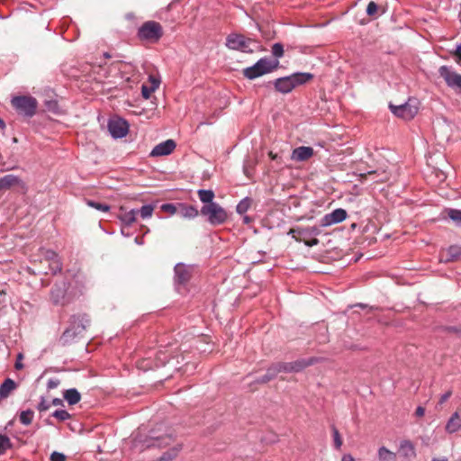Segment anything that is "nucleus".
Wrapping results in <instances>:
<instances>
[{
	"label": "nucleus",
	"instance_id": "44",
	"mask_svg": "<svg viewBox=\"0 0 461 461\" xmlns=\"http://www.w3.org/2000/svg\"><path fill=\"white\" fill-rule=\"evenodd\" d=\"M50 407V404L48 402V401L44 398H41V402H39L37 409L39 411H45L49 410Z\"/></svg>",
	"mask_w": 461,
	"mask_h": 461
},
{
	"label": "nucleus",
	"instance_id": "20",
	"mask_svg": "<svg viewBox=\"0 0 461 461\" xmlns=\"http://www.w3.org/2000/svg\"><path fill=\"white\" fill-rule=\"evenodd\" d=\"M177 214L185 219H194L199 212L196 207L184 203H177Z\"/></svg>",
	"mask_w": 461,
	"mask_h": 461
},
{
	"label": "nucleus",
	"instance_id": "21",
	"mask_svg": "<svg viewBox=\"0 0 461 461\" xmlns=\"http://www.w3.org/2000/svg\"><path fill=\"white\" fill-rule=\"evenodd\" d=\"M137 215L144 218V205L139 210H131L129 212H123L120 214V219L123 225L131 226L136 221Z\"/></svg>",
	"mask_w": 461,
	"mask_h": 461
},
{
	"label": "nucleus",
	"instance_id": "56",
	"mask_svg": "<svg viewBox=\"0 0 461 461\" xmlns=\"http://www.w3.org/2000/svg\"><path fill=\"white\" fill-rule=\"evenodd\" d=\"M243 222H244L245 224H249V223H250V222H251V218H250L249 216H248V215H244V216H243Z\"/></svg>",
	"mask_w": 461,
	"mask_h": 461
},
{
	"label": "nucleus",
	"instance_id": "57",
	"mask_svg": "<svg viewBox=\"0 0 461 461\" xmlns=\"http://www.w3.org/2000/svg\"><path fill=\"white\" fill-rule=\"evenodd\" d=\"M134 241L139 244V245H141L142 244V236H137L134 240Z\"/></svg>",
	"mask_w": 461,
	"mask_h": 461
},
{
	"label": "nucleus",
	"instance_id": "3",
	"mask_svg": "<svg viewBox=\"0 0 461 461\" xmlns=\"http://www.w3.org/2000/svg\"><path fill=\"white\" fill-rule=\"evenodd\" d=\"M313 75L306 72L294 73L288 77L277 78L274 85L276 91L282 94L290 93L296 86L306 84L312 79Z\"/></svg>",
	"mask_w": 461,
	"mask_h": 461
},
{
	"label": "nucleus",
	"instance_id": "36",
	"mask_svg": "<svg viewBox=\"0 0 461 461\" xmlns=\"http://www.w3.org/2000/svg\"><path fill=\"white\" fill-rule=\"evenodd\" d=\"M139 435H140L139 431L132 435V444H133L132 447L136 451L141 453L144 450V444H143L141 438H139Z\"/></svg>",
	"mask_w": 461,
	"mask_h": 461
},
{
	"label": "nucleus",
	"instance_id": "28",
	"mask_svg": "<svg viewBox=\"0 0 461 461\" xmlns=\"http://www.w3.org/2000/svg\"><path fill=\"white\" fill-rule=\"evenodd\" d=\"M197 194L200 201L204 204L215 203L213 202L215 194L212 190L200 189L197 191Z\"/></svg>",
	"mask_w": 461,
	"mask_h": 461
},
{
	"label": "nucleus",
	"instance_id": "24",
	"mask_svg": "<svg viewBox=\"0 0 461 461\" xmlns=\"http://www.w3.org/2000/svg\"><path fill=\"white\" fill-rule=\"evenodd\" d=\"M16 387L17 384L13 379L6 378L0 385V399L7 398Z\"/></svg>",
	"mask_w": 461,
	"mask_h": 461
},
{
	"label": "nucleus",
	"instance_id": "60",
	"mask_svg": "<svg viewBox=\"0 0 461 461\" xmlns=\"http://www.w3.org/2000/svg\"><path fill=\"white\" fill-rule=\"evenodd\" d=\"M375 172L370 171L366 175H362V176L363 177H366L367 176H372V175H375Z\"/></svg>",
	"mask_w": 461,
	"mask_h": 461
},
{
	"label": "nucleus",
	"instance_id": "18",
	"mask_svg": "<svg viewBox=\"0 0 461 461\" xmlns=\"http://www.w3.org/2000/svg\"><path fill=\"white\" fill-rule=\"evenodd\" d=\"M90 324V319L86 314L73 315L70 319L71 328L81 335Z\"/></svg>",
	"mask_w": 461,
	"mask_h": 461
},
{
	"label": "nucleus",
	"instance_id": "14",
	"mask_svg": "<svg viewBox=\"0 0 461 461\" xmlns=\"http://www.w3.org/2000/svg\"><path fill=\"white\" fill-rule=\"evenodd\" d=\"M321 232V228L319 226H310L305 228H297V229H291L288 232L289 235H292V237L296 241H302L303 239L297 237L296 235L303 238L308 237H316L320 235Z\"/></svg>",
	"mask_w": 461,
	"mask_h": 461
},
{
	"label": "nucleus",
	"instance_id": "31",
	"mask_svg": "<svg viewBox=\"0 0 461 461\" xmlns=\"http://www.w3.org/2000/svg\"><path fill=\"white\" fill-rule=\"evenodd\" d=\"M447 260L455 261L461 259V246L453 245L447 249Z\"/></svg>",
	"mask_w": 461,
	"mask_h": 461
},
{
	"label": "nucleus",
	"instance_id": "51",
	"mask_svg": "<svg viewBox=\"0 0 461 461\" xmlns=\"http://www.w3.org/2000/svg\"><path fill=\"white\" fill-rule=\"evenodd\" d=\"M59 382L58 380H49L48 382V388L49 389H53V388H56L58 385H59Z\"/></svg>",
	"mask_w": 461,
	"mask_h": 461
},
{
	"label": "nucleus",
	"instance_id": "55",
	"mask_svg": "<svg viewBox=\"0 0 461 461\" xmlns=\"http://www.w3.org/2000/svg\"><path fill=\"white\" fill-rule=\"evenodd\" d=\"M268 156H269V158H270L272 160H276V159H277V158H278V155H277V154H276V153H273L272 151H270V152L268 153Z\"/></svg>",
	"mask_w": 461,
	"mask_h": 461
},
{
	"label": "nucleus",
	"instance_id": "13",
	"mask_svg": "<svg viewBox=\"0 0 461 461\" xmlns=\"http://www.w3.org/2000/svg\"><path fill=\"white\" fill-rule=\"evenodd\" d=\"M41 260H44L49 263L50 272L52 274H57L61 271L62 264L59 260V258L56 252L50 249H41L40 250Z\"/></svg>",
	"mask_w": 461,
	"mask_h": 461
},
{
	"label": "nucleus",
	"instance_id": "41",
	"mask_svg": "<svg viewBox=\"0 0 461 461\" xmlns=\"http://www.w3.org/2000/svg\"><path fill=\"white\" fill-rule=\"evenodd\" d=\"M52 416L60 421L67 420L70 418V414L65 410H57L52 413Z\"/></svg>",
	"mask_w": 461,
	"mask_h": 461
},
{
	"label": "nucleus",
	"instance_id": "38",
	"mask_svg": "<svg viewBox=\"0 0 461 461\" xmlns=\"http://www.w3.org/2000/svg\"><path fill=\"white\" fill-rule=\"evenodd\" d=\"M86 204L92 208H95V209L104 212H106L110 210V206L108 204L97 203V202H95L92 200H87Z\"/></svg>",
	"mask_w": 461,
	"mask_h": 461
},
{
	"label": "nucleus",
	"instance_id": "5",
	"mask_svg": "<svg viewBox=\"0 0 461 461\" xmlns=\"http://www.w3.org/2000/svg\"><path fill=\"white\" fill-rule=\"evenodd\" d=\"M279 65L277 59L268 58L260 59L253 66L244 69V76L249 79H254L267 73H270L276 69Z\"/></svg>",
	"mask_w": 461,
	"mask_h": 461
},
{
	"label": "nucleus",
	"instance_id": "23",
	"mask_svg": "<svg viewBox=\"0 0 461 461\" xmlns=\"http://www.w3.org/2000/svg\"><path fill=\"white\" fill-rule=\"evenodd\" d=\"M191 276L189 268L184 264H177L175 267L176 282L178 284L186 283Z\"/></svg>",
	"mask_w": 461,
	"mask_h": 461
},
{
	"label": "nucleus",
	"instance_id": "40",
	"mask_svg": "<svg viewBox=\"0 0 461 461\" xmlns=\"http://www.w3.org/2000/svg\"><path fill=\"white\" fill-rule=\"evenodd\" d=\"M162 36V31H146V41L156 42Z\"/></svg>",
	"mask_w": 461,
	"mask_h": 461
},
{
	"label": "nucleus",
	"instance_id": "53",
	"mask_svg": "<svg viewBox=\"0 0 461 461\" xmlns=\"http://www.w3.org/2000/svg\"><path fill=\"white\" fill-rule=\"evenodd\" d=\"M129 227L128 225H123L122 228V234L124 235V236H129L130 235V232H129Z\"/></svg>",
	"mask_w": 461,
	"mask_h": 461
},
{
	"label": "nucleus",
	"instance_id": "9",
	"mask_svg": "<svg viewBox=\"0 0 461 461\" xmlns=\"http://www.w3.org/2000/svg\"><path fill=\"white\" fill-rule=\"evenodd\" d=\"M13 106L26 116H32L37 108V101L32 96H16L12 99Z\"/></svg>",
	"mask_w": 461,
	"mask_h": 461
},
{
	"label": "nucleus",
	"instance_id": "1",
	"mask_svg": "<svg viewBox=\"0 0 461 461\" xmlns=\"http://www.w3.org/2000/svg\"><path fill=\"white\" fill-rule=\"evenodd\" d=\"M146 74H148V80L146 81V118L149 119L154 117L158 112V101L152 93L159 87L161 77L158 71H149L147 66Z\"/></svg>",
	"mask_w": 461,
	"mask_h": 461
},
{
	"label": "nucleus",
	"instance_id": "46",
	"mask_svg": "<svg viewBox=\"0 0 461 461\" xmlns=\"http://www.w3.org/2000/svg\"><path fill=\"white\" fill-rule=\"evenodd\" d=\"M302 241L307 246V247H313L319 244V240L316 238H313L312 240H305L303 239Z\"/></svg>",
	"mask_w": 461,
	"mask_h": 461
},
{
	"label": "nucleus",
	"instance_id": "32",
	"mask_svg": "<svg viewBox=\"0 0 461 461\" xmlns=\"http://www.w3.org/2000/svg\"><path fill=\"white\" fill-rule=\"evenodd\" d=\"M251 203H252L251 199L249 197H245L244 199L240 201V203H238V205L236 207V212L241 215L245 214L248 212V210L249 209V207L251 206Z\"/></svg>",
	"mask_w": 461,
	"mask_h": 461
},
{
	"label": "nucleus",
	"instance_id": "39",
	"mask_svg": "<svg viewBox=\"0 0 461 461\" xmlns=\"http://www.w3.org/2000/svg\"><path fill=\"white\" fill-rule=\"evenodd\" d=\"M378 5L375 2L371 1L367 5L366 12L371 18H376L378 16Z\"/></svg>",
	"mask_w": 461,
	"mask_h": 461
},
{
	"label": "nucleus",
	"instance_id": "45",
	"mask_svg": "<svg viewBox=\"0 0 461 461\" xmlns=\"http://www.w3.org/2000/svg\"><path fill=\"white\" fill-rule=\"evenodd\" d=\"M65 459H66V456L62 453H59V452L54 451L50 455V461H65Z\"/></svg>",
	"mask_w": 461,
	"mask_h": 461
},
{
	"label": "nucleus",
	"instance_id": "10",
	"mask_svg": "<svg viewBox=\"0 0 461 461\" xmlns=\"http://www.w3.org/2000/svg\"><path fill=\"white\" fill-rule=\"evenodd\" d=\"M438 74L449 88L461 93V74L446 65L439 67Z\"/></svg>",
	"mask_w": 461,
	"mask_h": 461
},
{
	"label": "nucleus",
	"instance_id": "2",
	"mask_svg": "<svg viewBox=\"0 0 461 461\" xmlns=\"http://www.w3.org/2000/svg\"><path fill=\"white\" fill-rule=\"evenodd\" d=\"M316 362V359L311 357L309 359H300L292 363H277L271 366L267 374L262 376V378L258 381L262 384L267 383L273 378L276 376V375L282 371L284 372H300L305 367L312 365Z\"/></svg>",
	"mask_w": 461,
	"mask_h": 461
},
{
	"label": "nucleus",
	"instance_id": "17",
	"mask_svg": "<svg viewBox=\"0 0 461 461\" xmlns=\"http://www.w3.org/2000/svg\"><path fill=\"white\" fill-rule=\"evenodd\" d=\"M399 454L403 461H412L416 457V450L410 440H402L399 446Z\"/></svg>",
	"mask_w": 461,
	"mask_h": 461
},
{
	"label": "nucleus",
	"instance_id": "47",
	"mask_svg": "<svg viewBox=\"0 0 461 461\" xmlns=\"http://www.w3.org/2000/svg\"><path fill=\"white\" fill-rule=\"evenodd\" d=\"M452 395V392L451 391H447L445 393H443L440 398H439V402L438 403L439 404H443L444 402H446L449 397Z\"/></svg>",
	"mask_w": 461,
	"mask_h": 461
},
{
	"label": "nucleus",
	"instance_id": "27",
	"mask_svg": "<svg viewBox=\"0 0 461 461\" xmlns=\"http://www.w3.org/2000/svg\"><path fill=\"white\" fill-rule=\"evenodd\" d=\"M63 396L70 405L77 404L81 399L79 392L75 388L66 390Z\"/></svg>",
	"mask_w": 461,
	"mask_h": 461
},
{
	"label": "nucleus",
	"instance_id": "30",
	"mask_svg": "<svg viewBox=\"0 0 461 461\" xmlns=\"http://www.w3.org/2000/svg\"><path fill=\"white\" fill-rule=\"evenodd\" d=\"M78 335L79 333L75 330V328H71L69 325V327L63 332L60 340L63 344H68L72 342Z\"/></svg>",
	"mask_w": 461,
	"mask_h": 461
},
{
	"label": "nucleus",
	"instance_id": "62",
	"mask_svg": "<svg viewBox=\"0 0 461 461\" xmlns=\"http://www.w3.org/2000/svg\"><path fill=\"white\" fill-rule=\"evenodd\" d=\"M140 90L141 95L144 96V84H142V85L140 86Z\"/></svg>",
	"mask_w": 461,
	"mask_h": 461
},
{
	"label": "nucleus",
	"instance_id": "25",
	"mask_svg": "<svg viewBox=\"0 0 461 461\" xmlns=\"http://www.w3.org/2000/svg\"><path fill=\"white\" fill-rule=\"evenodd\" d=\"M20 178L14 175H6L0 178V190H9L11 187L19 185Z\"/></svg>",
	"mask_w": 461,
	"mask_h": 461
},
{
	"label": "nucleus",
	"instance_id": "64",
	"mask_svg": "<svg viewBox=\"0 0 461 461\" xmlns=\"http://www.w3.org/2000/svg\"><path fill=\"white\" fill-rule=\"evenodd\" d=\"M104 56L106 59H109V58L111 57V56H110V54H109V53H107V52L104 53Z\"/></svg>",
	"mask_w": 461,
	"mask_h": 461
},
{
	"label": "nucleus",
	"instance_id": "49",
	"mask_svg": "<svg viewBox=\"0 0 461 461\" xmlns=\"http://www.w3.org/2000/svg\"><path fill=\"white\" fill-rule=\"evenodd\" d=\"M154 211V206L151 204H146V218H149L152 215Z\"/></svg>",
	"mask_w": 461,
	"mask_h": 461
},
{
	"label": "nucleus",
	"instance_id": "48",
	"mask_svg": "<svg viewBox=\"0 0 461 461\" xmlns=\"http://www.w3.org/2000/svg\"><path fill=\"white\" fill-rule=\"evenodd\" d=\"M146 29H161V27L159 23L153 21H149L146 22Z\"/></svg>",
	"mask_w": 461,
	"mask_h": 461
},
{
	"label": "nucleus",
	"instance_id": "6",
	"mask_svg": "<svg viewBox=\"0 0 461 461\" xmlns=\"http://www.w3.org/2000/svg\"><path fill=\"white\" fill-rule=\"evenodd\" d=\"M201 214L213 226L223 224L228 219L226 210L217 203L204 204L201 209Z\"/></svg>",
	"mask_w": 461,
	"mask_h": 461
},
{
	"label": "nucleus",
	"instance_id": "35",
	"mask_svg": "<svg viewBox=\"0 0 461 461\" xmlns=\"http://www.w3.org/2000/svg\"><path fill=\"white\" fill-rule=\"evenodd\" d=\"M11 447L12 443L10 438L5 435L0 434V456L4 455Z\"/></svg>",
	"mask_w": 461,
	"mask_h": 461
},
{
	"label": "nucleus",
	"instance_id": "16",
	"mask_svg": "<svg viewBox=\"0 0 461 461\" xmlns=\"http://www.w3.org/2000/svg\"><path fill=\"white\" fill-rule=\"evenodd\" d=\"M347 212L344 209L339 208L332 211L330 213L326 214L321 219V226L326 227L332 224L339 223L347 218Z\"/></svg>",
	"mask_w": 461,
	"mask_h": 461
},
{
	"label": "nucleus",
	"instance_id": "42",
	"mask_svg": "<svg viewBox=\"0 0 461 461\" xmlns=\"http://www.w3.org/2000/svg\"><path fill=\"white\" fill-rule=\"evenodd\" d=\"M272 54L276 58H281L284 54V47L281 43H275L272 46Z\"/></svg>",
	"mask_w": 461,
	"mask_h": 461
},
{
	"label": "nucleus",
	"instance_id": "54",
	"mask_svg": "<svg viewBox=\"0 0 461 461\" xmlns=\"http://www.w3.org/2000/svg\"><path fill=\"white\" fill-rule=\"evenodd\" d=\"M52 404L55 406H59L62 404V400L59 398H55L52 400Z\"/></svg>",
	"mask_w": 461,
	"mask_h": 461
},
{
	"label": "nucleus",
	"instance_id": "11",
	"mask_svg": "<svg viewBox=\"0 0 461 461\" xmlns=\"http://www.w3.org/2000/svg\"><path fill=\"white\" fill-rule=\"evenodd\" d=\"M129 126L127 122L122 118H111L108 122V131L115 139L124 137L127 134Z\"/></svg>",
	"mask_w": 461,
	"mask_h": 461
},
{
	"label": "nucleus",
	"instance_id": "8",
	"mask_svg": "<svg viewBox=\"0 0 461 461\" xmlns=\"http://www.w3.org/2000/svg\"><path fill=\"white\" fill-rule=\"evenodd\" d=\"M391 112L397 117L409 121L417 114L419 107L416 100L409 99L405 104L401 105H389Z\"/></svg>",
	"mask_w": 461,
	"mask_h": 461
},
{
	"label": "nucleus",
	"instance_id": "58",
	"mask_svg": "<svg viewBox=\"0 0 461 461\" xmlns=\"http://www.w3.org/2000/svg\"><path fill=\"white\" fill-rule=\"evenodd\" d=\"M5 128V122H4V120H2L0 118V129L4 130Z\"/></svg>",
	"mask_w": 461,
	"mask_h": 461
},
{
	"label": "nucleus",
	"instance_id": "63",
	"mask_svg": "<svg viewBox=\"0 0 461 461\" xmlns=\"http://www.w3.org/2000/svg\"><path fill=\"white\" fill-rule=\"evenodd\" d=\"M432 461H447V458H433Z\"/></svg>",
	"mask_w": 461,
	"mask_h": 461
},
{
	"label": "nucleus",
	"instance_id": "26",
	"mask_svg": "<svg viewBox=\"0 0 461 461\" xmlns=\"http://www.w3.org/2000/svg\"><path fill=\"white\" fill-rule=\"evenodd\" d=\"M377 456L379 461H397L396 454L385 447L378 448Z\"/></svg>",
	"mask_w": 461,
	"mask_h": 461
},
{
	"label": "nucleus",
	"instance_id": "7",
	"mask_svg": "<svg viewBox=\"0 0 461 461\" xmlns=\"http://www.w3.org/2000/svg\"><path fill=\"white\" fill-rule=\"evenodd\" d=\"M226 46L234 50L252 52L257 43L240 33H230L226 39Z\"/></svg>",
	"mask_w": 461,
	"mask_h": 461
},
{
	"label": "nucleus",
	"instance_id": "50",
	"mask_svg": "<svg viewBox=\"0 0 461 461\" xmlns=\"http://www.w3.org/2000/svg\"><path fill=\"white\" fill-rule=\"evenodd\" d=\"M425 414V409L422 406H418L415 411L417 417H422Z\"/></svg>",
	"mask_w": 461,
	"mask_h": 461
},
{
	"label": "nucleus",
	"instance_id": "34",
	"mask_svg": "<svg viewBox=\"0 0 461 461\" xmlns=\"http://www.w3.org/2000/svg\"><path fill=\"white\" fill-rule=\"evenodd\" d=\"M331 432L333 437V446L335 449L339 450L343 444V440L339 434V431L335 426H331Z\"/></svg>",
	"mask_w": 461,
	"mask_h": 461
},
{
	"label": "nucleus",
	"instance_id": "43",
	"mask_svg": "<svg viewBox=\"0 0 461 461\" xmlns=\"http://www.w3.org/2000/svg\"><path fill=\"white\" fill-rule=\"evenodd\" d=\"M452 56L455 57L456 64L461 66V42L457 44L456 50L451 52Z\"/></svg>",
	"mask_w": 461,
	"mask_h": 461
},
{
	"label": "nucleus",
	"instance_id": "12",
	"mask_svg": "<svg viewBox=\"0 0 461 461\" xmlns=\"http://www.w3.org/2000/svg\"><path fill=\"white\" fill-rule=\"evenodd\" d=\"M50 300L56 305H67L71 302L67 294L66 284L55 285L50 291Z\"/></svg>",
	"mask_w": 461,
	"mask_h": 461
},
{
	"label": "nucleus",
	"instance_id": "52",
	"mask_svg": "<svg viewBox=\"0 0 461 461\" xmlns=\"http://www.w3.org/2000/svg\"><path fill=\"white\" fill-rule=\"evenodd\" d=\"M341 461H355V458L350 454H345L342 456Z\"/></svg>",
	"mask_w": 461,
	"mask_h": 461
},
{
	"label": "nucleus",
	"instance_id": "59",
	"mask_svg": "<svg viewBox=\"0 0 461 461\" xmlns=\"http://www.w3.org/2000/svg\"><path fill=\"white\" fill-rule=\"evenodd\" d=\"M22 367H23V365L21 363H19V362L15 363V368L16 369H21Z\"/></svg>",
	"mask_w": 461,
	"mask_h": 461
},
{
	"label": "nucleus",
	"instance_id": "4",
	"mask_svg": "<svg viewBox=\"0 0 461 461\" xmlns=\"http://www.w3.org/2000/svg\"><path fill=\"white\" fill-rule=\"evenodd\" d=\"M146 448L152 447H166L174 443V438L167 431L163 424H159L156 429H152L146 435Z\"/></svg>",
	"mask_w": 461,
	"mask_h": 461
},
{
	"label": "nucleus",
	"instance_id": "33",
	"mask_svg": "<svg viewBox=\"0 0 461 461\" xmlns=\"http://www.w3.org/2000/svg\"><path fill=\"white\" fill-rule=\"evenodd\" d=\"M34 412L32 410L23 411L20 413L19 420L23 425H30L33 420Z\"/></svg>",
	"mask_w": 461,
	"mask_h": 461
},
{
	"label": "nucleus",
	"instance_id": "61",
	"mask_svg": "<svg viewBox=\"0 0 461 461\" xmlns=\"http://www.w3.org/2000/svg\"><path fill=\"white\" fill-rule=\"evenodd\" d=\"M139 36H140V39H142L144 37V31L143 30L139 31Z\"/></svg>",
	"mask_w": 461,
	"mask_h": 461
},
{
	"label": "nucleus",
	"instance_id": "37",
	"mask_svg": "<svg viewBox=\"0 0 461 461\" xmlns=\"http://www.w3.org/2000/svg\"><path fill=\"white\" fill-rule=\"evenodd\" d=\"M160 210L168 215L177 214V203H163Z\"/></svg>",
	"mask_w": 461,
	"mask_h": 461
},
{
	"label": "nucleus",
	"instance_id": "19",
	"mask_svg": "<svg viewBox=\"0 0 461 461\" xmlns=\"http://www.w3.org/2000/svg\"><path fill=\"white\" fill-rule=\"evenodd\" d=\"M313 155L314 150L312 147L301 146L293 150L291 159L296 162H303L310 159Z\"/></svg>",
	"mask_w": 461,
	"mask_h": 461
},
{
	"label": "nucleus",
	"instance_id": "15",
	"mask_svg": "<svg viewBox=\"0 0 461 461\" xmlns=\"http://www.w3.org/2000/svg\"><path fill=\"white\" fill-rule=\"evenodd\" d=\"M176 147L175 140H167L154 147L150 151V157H162L171 154Z\"/></svg>",
	"mask_w": 461,
	"mask_h": 461
},
{
	"label": "nucleus",
	"instance_id": "29",
	"mask_svg": "<svg viewBox=\"0 0 461 461\" xmlns=\"http://www.w3.org/2000/svg\"><path fill=\"white\" fill-rule=\"evenodd\" d=\"M444 213L456 225L461 226V210L447 208Z\"/></svg>",
	"mask_w": 461,
	"mask_h": 461
},
{
	"label": "nucleus",
	"instance_id": "22",
	"mask_svg": "<svg viewBox=\"0 0 461 461\" xmlns=\"http://www.w3.org/2000/svg\"><path fill=\"white\" fill-rule=\"evenodd\" d=\"M445 429L447 433L453 434L461 429V415L458 411L454 412L446 423Z\"/></svg>",
	"mask_w": 461,
	"mask_h": 461
}]
</instances>
